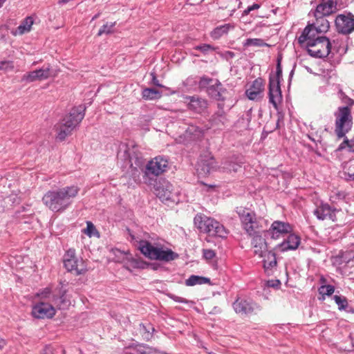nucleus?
Returning <instances> with one entry per match:
<instances>
[{
	"label": "nucleus",
	"instance_id": "1",
	"mask_svg": "<svg viewBox=\"0 0 354 354\" xmlns=\"http://www.w3.org/2000/svg\"><path fill=\"white\" fill-rule=\"evenodd\" d=\"M330 25L327 19H323L322 24L313 23L307 26L298 38V42L306 46L309 55L314 57L323 58L328 55L331 44L329 39L319 34L326 32Z\"/></svg>",
	"mask_w": 354,
	"mask_h": 354
},
{
	"label": "nucleus",
	"instance_id": "2",
	"mask_svg": "<svg viewBox=\"0 0 354 354\" xmlns=\"http://www.w3.org/2000/svg\"><path fill=\"white\" fill-rule=\"evenodd\" d=\"M79 191L80 188L75 185L50 190L44 195L42 201L53 212H63L71 204Z\"/></svg>",
	"mask_w": 354,
	"mask_h": 354
},
{
	"label": "nucleus",
	"instance_id": "3",
	"mask_svg": "<svg viewBox=\"0 0 354 354\" xmlns=\"http://www.w3.org/2000/svg\"><path fill=\"white\" fill-rule=\"evenodd\" d=\"M84 117L82 108H75L66 115L60 122L55 125L57 139L63 141L70 136L72 131L78 126Z\"/></svg>",
	"mask_w": 354,
	"mask_h": 354
},
{
	"label": "nucleus",
	"instance_id": "4",
	"mask_svg": "<svg viewBox=\"0 0 354 354\" xmlns=\"http://www.w3.org/2000/svg\"><path fill=\"white\" fill-rule=\"evenodd\" d=\"M138 248L146 257L151 260L169 262L178 257V254L171 249L155 246L147 241H140Z\"/></svg>",
	"mask_w": 354,
	"mask_h": 354
},
{
	"label": "nucleus",
	"instance_id": "5",
	"mask_svg": "<svg viewBox=\"0 0 354 354\" xmlns=\"http://www.w3.org/2000/svg\"><path fill=\"white\" fill-rule=\"evenodd\" d=\"M194 225L201 232L206 233L211 236L224 238L227 232L223 225L212 218L203 214H197L194 217Z\"/></svg>",
	"mask_w": 354,
	"mask_h": 354
},
{
	"label": "nucleus",
	"instance_id": "6",
	"mask_svg": "<svg viewBox=\"0 0 354 354\" xmlns=\"http://www.w3.org/2000/svg\"><path fill=\"white\" fill-rule=\"evenodd\" d=\"M335 116L336 118L335 131L338 138H342L352 128L353 118L351 108L348 106L339 107Z\"/></svg>",
	"mask_w": 354,
	"mask_h": 354
},
{
	"label": "nucleus",
	"instance_id": "7",
	"mask_svg": "<svg viewBox=\"0 0 354 354\" xmlns=\"http://www.w3.org/2000/svg\"><path fill=\"white\" fill-rule=\"evenodd\" d=\"M281 75L282 71L280 64H278L276 74L270 76L268 92L269 102L276 109H277L278 104L282 101V94L279 85Z\"/></svg>",
	"mask_w": 354,
	"mask_h": 354
},
{
	"label": "nucleus",
	"instance_id": "8",
	"mask_svg": "<svg viewBox=\"0 0 354 354\" xmlns=\"http://www.w3.org/2000/svg\"><path fill=\"white\" fill-rule=\"evenodd\" d=\"M64 264L68 271L73 272L76 275L84 274L87 271L85 262L82 259H78L75 255L74 249L66 251L64 257Z\"/></svg>",
	"mask_w": 354,
	"mask_h": 354
},
{
	"label": "nucleus",
	"instance_id": "9",
	"mask_svg": "<svg viewBox=\"0 0 354 354\" xmlns=\"http://www.w3.org/2000/svg\"><path fill=\"white\" fill-rule=\"evenodd\" d=\"M155 194L162 201L178 202V191L174 189L173 185L165 179L160 180L156 185Z\"/></svg>",
	"mask_w": 354,
	"mask_h": 354
},
{
	"label": "nucleus",
	"instance_id": "10",
	"mask_svg": "<svg viewBox=\"0 0 354 354\" xmlns=\"http://www.w3.org/2000/svg\"><path fill=\"white\" fill-rule=\"evenodd\" d=\"M317 6L314 12L316 22L322 24V21L326 19L324 17L329 16L337 10V0H316Z\"/></svg>",
	"mask_w": 354,
	"mask_h": 354
},
{
	"label": "nucleus",
	"instance_id": "11",
	"mask_svg": "<svg viewBox=\"0 0 354 354\" xmlns=\"http://www.w3.org/2000/svg\"><path fill=\"white\" fill-rule=\"evenodd\" d=\"M236 213L241 219L242 226L245 232L250 236L254 235L257 232L256 230L259 226L256 214L241 207L236 208Z\"/></svg>",
	"mask_w": 354,
	"mask_h": 354
},
{
	"label": "nucleus",
	"instance_id": "12",
	"mask_svg": "<svg viewBox=\"0 0 354 354\" xmlns=\"http://www.w3.org/2000/svg\"><path fill=\"white\" fill-rule=\"evenodd\" d=\"M56 308L52 303L39 301L32 306V315L37 319H50L55 315Z\"/></svg>",
	"mask_w": 354,
	"mask_h": 354
},
{
	"label": "nucleus",
	"instance_id": "13",
	"mask_svg": "<svg viewBox=\"0 0 354 354\" xmlns=\"http://www.w3.org/2000/svg\"><path fill=\"white\" fill-rule=\"evenodd\" d=\"M168 164L167 158L162 156H156L147 164L145 174L147 176H158L167 171Z\"/></svg>",
	"mask_w": 354,
	"mask_h": 354
},
{
	"label": "nucleus",
	"instance_id": "14",
	"mask_svg": "<svg viewBox=\"0 0 354 354\" xmlns=\"http://www.w3.org/2000/svg\"><path fill=\"white\" fill-rule=\"evenodd\" d=\"M37 296L39 298L40 301L52 303L59 309L64 308L69 304V301L66 300L64 294L60 297H57L52 293L49 288H44L37 293Z\"/></svg>",
	"mask_w": 354,
	"mask_h": 354
},
{
	"label": "nucleus",
	"instance_id": "15",
	"mask_svg": "<svg viewBox=\"0 0 354 354\" xmlns=\"http://www.w3.org/2000/svg\"><path fill=\"white\" fill-rule=\"evenodd\" d=\"M335 26L339 32L346 35L354 30V17L351 13L341 14L335 19Z\"/></svg>",
	"mask_w": 354,
	"mask_h": 354
},
{
	"label": "nucleus",
	"instance_id": "16",
	"mask_svg": "<svg viewBox=\"0 0 354 354\" xmlns=\"http://www.w3.org/2000/svg\"><path fill=\"white\" fill-rule=\"evenodd\" d=\"M51 76V70L49 66L42 67L41 68L35 70L24 74L21 80L26 82H32L35 81H43L47 80Z\"/></svg>",
	"mask_w": 354,
	"mask_h": 354
},
{
	"label": "nucleus",
	"instance_id": "17",
	"mask_svg": "<svg viewBox=\"0 0 354 354\" xmlns=\"http://www.w3.org/2000/svg\"><path fill=\"white\" fill-rule=\"evenodd\" d=\"M339 211L332 209L329 205L326 203H321L314 210V214L318 219L324 220L328 218L333 221L337 220L336 214Z\"/></svg>",
	"mask_w": 354,
	"mask_h": 354
},
{
	"label": "nucleus",
	"instance_id": "18",
	"mask_svg": "<svg viewBox=\"0 0 354 354\" xmlns=\"http://www.w3.org/2000/svg\"><path fill=\"white\" fill-rule=\"evenodd\" d=\"M185 100L189 109L195 113H202L205 112L208 107L207 101L198 96H187L185 97Z\"/></svg>",
	"mask_w": 354,
	"mask_h": 354
},
{
	"label": "nucleus",
	"instance_id": "19",
	"mask_svg": "<svg viewBox=\"0 0 354 354\" xmlns=\"http://www.w3.org/2000/svg\"><path fill=\"white\" fill-rule=\"evenodd\" d=\"M264 91V82L261 78L254 80L247 88L245 95L250 100H257L261 97Z\"/></svg>",
	"mask_w": 354,
	"mask_h": 354
},
{
	"label": "nucleus",
	"instance_id": "20",
	"mask_svg": "<svg viewBox=\"0 0 354 354\" xmlns=\"http://www.w3.org/2000/svg\"><path fill=\"white\" fill-rule=\"evenodd\" d=\"M233 308L237 313L248 315L253 313L259 307L252 301L243 299H237L233 304Z\"/></svg>",
	"mask_w": 354,
	"mask_h": 354
},
{
	"label": "nucleus",
	"instance_id": "21",
	"mask_svg": "<svg viewBox=\"0 0 354 354\" xmlns=\"http://www.w3.org/2000/svg\"><path fill=\"white\" fill-rule=\"evenodd\" d=\"M115 256L118 257L117 261L124 263L126 268L129 270L141 267L142 262L134 259L129 253H124L122 251L117 250L115 252Z\"/></svg>",
	"mask_w": 354,
	"mask_h": 354
},
{
	"label": "nucleus",
	"instance_id": "22",
	"mask_svg": "<svg viewBox=\"0 0 354 354\" xmlns=\"http://www.w3.org/2000/svg\"><path fill=\"white\" fill-rule=\"evenodd\" d=\"M292 231V227L288 223L276 221L272 223L269 232L273 239H278Z\"/></svg>",
	"mask_w": 354,
	"mask_h": 354
},
{
	"label": "nucleus",
	"instance_id": "23",
	"mask_svg": "<svg viewBox=\"0 0 354 354\" xmlns=\"http://www.w3.org/2000/svg\"><path fill=\"white\" fill-rule=\"evenodd\" d=\"M216 162L214 158L209 155L201 157L198 162L197 171L200 174L207 175L216 169Z\"/></svg>",
	"mask_w": 354,
	"mask_h": 354
},
{
	"label": "nucleus",
	"instance_id": "24",
	"mask_svg": "<svg viewBox=\"0 0 354 354\" xmlns=\"http://www.w3.org/2000/svg\"><path fill=\"white\" fill-rule=\"evenodd\" d=\"M300 244V238L299 236L291 234L281 243L277 245L276 249L281 252L296 250Z\"/></svg>",
	"mask_w": 354,
	"mask_h": 354
},
{
	"label": "nucleus",
	"instance_id": "25",
	"mask_svg": "<svg viewBox=\"0 0 354 354\" xmlns=\"http://www.w3.org/2000/svg\"><path fill=\"white\" fill-rule=\"evenodd\" d=\"M252 244L253 245L254 254L263 257V254L268 252L267 244L265 239L257 232H255L254 235H252Z\"/></svg>",
	"mask_w": 354,
	"mask_h": 354
},
{
	"label": "nucleus",
	"instance_id": "26",
	"mask_svg": "<svg viewBox=\"0 0 354 354\" xmlns=\"http://www.w3.org/2000/svg\"><path fill=\"white\" fill-rule=\"evenodd\" d=\"M226 89L224 88L218 81L208 88V93L212 97L218 101L225 99Z\"/></svg>",
	"mask_w": 354,
	"mask_h": 354
},
{
	"label": "nucleus",
	"instance_id": "27",
	"mask_svg": "<svg viewBox=\"0 0 354 354\" xmlns=\"http://www.w3.org/2000/svg\"><path fill=\"white\" fill-rule=\"evenodd\" d=\"M263 268L265 271L270 274L277 267V259L275 254L271 251H268L263 257Z\"/></svg>",
	"mask_w": 354,
	"mask_h": 354
},
{
	"label": "nucleus",
	"instance_id": "28",
	"mask_svg": "<svg viewBox=\"0 0 354 354\" xmlns=\"http://www.w3.org/2000/svg\"><path fill=\"white\" fill-rule=\"evenodd\" d=\"M204 131L202 129L195 125H189L183 134L185 139L183 142L196 140L202 137Z\"/></svg>",
	"mask_w": 354,
	"mask_h": 354
},
{
	"label": "nucleus",
	"instance_id": "29",
	"mask_svg": "<svg viewBox=\"0 0 354 354\" xmlns=\"http://www.w3.org/2000/svg\"><path fill=\"white\" fill-rule=\"evenodd\" d=\"M33 24V19L31 17H27L25 19H24L21 21V24L17 27V28L12 32L14 35H24L30 31Z\"/></svg>",
	"mask_w": 354,
	"mask_h": 354
},
{
	"label": "nucleus",
	"instance_id": "30",
	"mask_svg": "<svg viewBox=\"0 0 354 354\" xmlns=\"http://www.w3.org/2000/svg\"><path fill=\"white\" fill-rule=\"evenodd\" d=\"M234 28V26L230 24H225L215 28L210 33V36L214 39H218L222 36L228 33V32Z\"/></svg>",
	"mask_w": 354,
	"mask_h": 354
},
{
	"label": "nucleus",
	"instance_id": "31",
	"mask_svg": "<svg viewBox=\"0 0 354 354\" xmlns=\"http://www.w3.org/2000/svg\"><path fill=\"white\" fill-rule=\"evenodd\" d=\"M340 176L346 180L354 179V165L351 160L344 163L342 171L340 172Z\"/></svg>",
	"mask_w": 354,
	"mask_h": 354
},
{
	"label": "nucleus",
	"instance_id": "32",
	"mask_svg": "<svg viewBox=\"0 0 354 354\" xmlns=\"http://www.w3.org/2000/svg\"><path fill=\"white\" fill-rule=\"evenodd\" d=\"M219 111L212 117V122L217 126L225 125L227 121L225 111L223 110V104H218Z\"/></svg>",
	"mask_w": 354,
	"mask_h": 354
},
{
	"label": "nucleus",
	"instance_id": "33",
	"mask_svg": "<svg viewBox=\"0 0 354 354\" xmlns=\"http://www.w3.org/2000/svg\"><path fill=\"white\" fill-rule=\"evenodd\" d=\"M209 282V279L208 278L192 275L185 281V284L188 286H192L196 284H204Z\"/></svg>",
	"mask_w": 354,
	"mask_h": 354
},
{
	"label": "nucleus",
	"instance_id": "34",
	"mask_svg": "<svg viewBox=\"0 0 354 354\" xmlns=\"http://www.w3.org/2000/svg\"><path fill=\"white\" fill-rule=\"evenodd\" d=\"M138 349L137 351L140 352V354H165L164 352L147 344H140V347Z\"/></svg>",
	"mask_w": 354,
	"mask_h": 354
},
{
	"label": "nucleus",
	"instance_id": "35",
	"mask_svg": "<svg viewBox=\"0 0 354 354\" xmlns=\"http://www.w3.org/2000/svg\"><path fill=\"white\" fill-rule=\"evenodd\" d=\"M161 96L160 92L154 88H145L142 91V97L145 100H153Z\"/></svg>",
	"mask_w": 354,
	"mask_h": 354
},
{
	"label": "nucleus",
	"instance_id": "36",
	"mask_svg": "<svg viewBox=\"0 0 354 354\" xmlns=\"http://www.w3.org/2000/svg\"><path fill=\"white\" fill-rule=\"evenodd\" d=\"M244 47L249 46H268V44L263 41L261 39L254 38L247 39L243 43Z\"/></svg>",
	"mask_w": 354,
	"mask_h": 354
},
{
	"label": "nucleus",
	"instance_id": "37",
	"mask_svg": "<svg viewBox=\"0 0 354 354\" xmlns=\"http://www.w3.org/2000/svg\"><path fill=\"white\" fill-rule=\"evenodd\" d=\"M335 291V288L331 285H323L319 288V293L322 295V299H325V296H330Z\"/></svg>",
	"mask_w": 354,
	"mask_h": 354
},
{
	"label": "nucleus",
	"instance_id": "38",
	"mask_svg": "<svg viewBox=\"0 0 354 354\" xmlns=\"http://www.w3.org/2000/svg\"><path fill=\"white\" fill-rule=\"evenodd\" d=\"M218 47H214L210 44H203L201 45L196 46L194 49L200 50L203 54L206 55L211 50H215Z\"/></svg>",
	"mask_w": 354,
	"mask_h": 354
},
{
	"label": "nucleus",
	"instance_id": "39",
	"mask_svg": "<svg viewBox=\"0 0 354 354\" xmlns=\"http://www.w3.org/2000/svg\"><path fill=\"white\" fill-rule=\"evenodd\" d=\"M15 68L13 61L11 60H3L0 61V70L5 72L12 71Z\"/></svg>",
	"mask_w": 354,
	"mask_h": 354
},
{
	"label": "nucleus",
	"instance_id": "40",
	"mask_svg": "<svg viewBox=\"0 0 354 354\" xmlns=\"http://www.w3.org/2000/svg\"><path fill=\"white\" fill-rule=\"evenodd\" d=\"M115 22L114 23H106L103 25L99 30L97 36H101L103 34H110L113 32V28L114 27Z\"/></svg>",
	"mask_w": 354,
	"mask_h": 354
},
{
	"label": "nucleus",
	"instance_id": "41",
	"mask_svg": "<svg viewBox=\"0 0 354 354\" xmlns=\"http://www.w3.org/2000/svg\"><path fill=\"white\" fill-rule=\"evenodd\" d=\"M140 333L142 334V336L145 340L149 341L151 337L152 333L150 332V330H154V328L152 327H150L149 328H147V327L143 324H140Z\"/></svg>",
	"mask_w": 354,
	"mask_h": 354
},
{
	"label": "nucleus",
	"instance_id": "42",
	"mask_svg": "<svg viewBox=\"0 0 354 354\" xmlns=\"http://www.w3.org/2000/svg\"><path fill=\"white\" fill-rule=\"evenodd\" d=\"M333 299L335 300V303L337 304L339 310L345 309L346 307L347 306V301L344 297L335 295L333 297Z\"/></svg>",
	"mask_w": 354,
	"mask_h": 354
},
{
	"label": "nucleus",
	"instance_id": "43",
	"mask_svg": "<svg viewBox=\"0 0 354 354\" xmlns=\"http://www.w3.org/2000/svg\"><path fill=\"white\" fill-rule=\"evenodd\" d=\"M86 225H87L86 228L83 230V232L84 234H86L89 237H91L97 233V232L96 231L95 227L91 221H88L86 223Z\"/></svg>",
	"mask_w": 354,
	"mask_h": 354
},
{
	"label": "nucleus",
	"instance_id": "44",
	"mask_svg": "<svg viewBox=\"0 0 354 354\" xmlns=\"http://www.w3.org/2000/svg\"><path fill=\"white\" fill-rule=\"evenodd\" d=\"M140 347V344L131 345L128 347H126L123 351V354H140V352H138V348Z\"/></svg>",
	"mask_w": 354,
	"mask_h": 354
},
{
	"label": "nucleus",
	"instance_id": "45",
	"mask_svg": "<svg viewBox=\"0 0 354 354\" xmlns=\"http://www.w3.org/2000/svg\"><path fill=\"white\" fill-rule=\"evenodd\" d=\"M203 253L204 258L207 260H211L215 257V252L212 250L205 249Z\"/></svg>",
	"mask_w": 354,
	"mask_h": 354
},
{
	"label": "nucleus",
	"instance_id": "46",
	"mask_svg": "<svg viewBox=\"0 0 354 354\" xmlns=\"http://www.w3.org/2000/svg\"><path fill=\"white\" fill-rule=\"evenodd\" d=\"M239 166L236 164L230 163L229 167L228 166H223V169L227 170V171H236L238 169V167Z\"/></svg>",
	"mask_w": 354,
	"mask_h": 354
},
{
	"label": "nucleus",
	"instance_id": "47",
	"mask_svg": "<svg viewBox=\"0 0 354 354\" xmlns=\"http://www.w3.org/2000/svg\"><path fill=\"white\" fill-rule=\"evenodd\" d=\"M346 147H349V151H351L352 145H350V141L348 139H345L344 142L339 145V149L342 150L346 148Z\"/></svg>",
	"mask_w": 354,
	"mask_h": 354
},
{
	"label": "nucleus",
	"instance_id": "48",
	"mask_svg": "<svg viewBox=\"0 0 354 354\" xmlns=\"http://www.w3.org/2000/svg\"><path fill=\"white\" fill-rule=\"evenodd\" d=\"M259 5L257 3H254L251 6L248 7L246 10H244V15H248L252 10L259 8Z\"/></svg>",
	"mask_w": 354,
	"mask_h": 354
},
{
	"label": "nucleus",
	"instance_id": "49",
	"mask_svg": "<svg viewBox=\"0 0 354 354\" xmlns=\"http://www.w3.org/2000/svg\"><path fill=\"white\" fill-rule=\"evenodd\" d=\"M170 297L177 301V302H180V303H187V300H186L185 299L183 298V297H178V296H176V295H171Z\"/></svg>",
	"mask_w": 354,
	"mask_h": 354
},
{
	"label": "nucleus",
	"instance_id": "50",
	"mask_svg": "<svg viewBox=\"0 0 354 354\" xmlns=\"http://www.w3.org/2000/svg\"><path fill=\"white\" fill-rule=\"evenodd\" d=\"M212 80L209 78H207V77H203L201 78V81H200V84L201 86H206V85H208L209 84V83L212 82Z\"/></svg>",
	"mask_w": 354,
	"mask_h": 354
},
{
	"label": "nucleus",
	"instance_id": "51",
	"mask_svg": "<svg viewBox=\"0 0 354 354\" xmlns=\"http://www.w3.org/2000/svg\"><path fill=\"white\" fill-rule=\"evenodd\" d=\"M151 75L152 76V82H153V84H155L156 86H159V87H162V86L159 83V81L156 78L155 74L153 73H151Z\"/></svg>",
	"mask_w": 354,
	"mask_h": 354
},
{
	"label": "nucleus",
	"instance_id": "52",
	"mask_svg": "<svg viewBox=\"0 0 354 354\" xmlns=\"http://www.w3.org/2000/svg\"><path fill=\"white\" fill-rule=\"evenodd\" d=\"M204 0H189V4L190 5H192V4H199L201 3H202Z\"/></svg>",
	"mask_w": 354,
	"mask_h": 354
},
{
	"label": "nucleus",
	"instance_id": "53",
	"mask_svg": "<svg viewBox=\"0 0 354 354\" xmlns=\"http://www.w3.org/2000/svg\"><path fill=\"white\" fill-rule=\"evenodd\" d=\"M6 341L0 337V351L5 346Z\"/></svg>",
	"mask_w": 354,
	"mask_h": 354
},
{
	"label": "nucleus",
	"instance_id": "54",
	"mask_svg": "<svg viewBox=\"0 0 354 354\" xmlns=\"http://www.w3.org/2000/svg\"><path fill=\"white\" fill-rule=\"evenodd\" d=\"M348 100L350 102V105L353 104V100L351 99H348Z\"/></svg>",
	"mask_w": 354,
	"mask_h": 354
},
{
	"label": "nucleus",
	"instance_id": "55",
	"mask_svg": "<svg viewBox=\"0 0 354 354\" xmlns=\"http://www.w3.org/2000/svg\"><path fill=\"white\" fill-rule=\"evenodd\" d=\"M3 2H4V0L2 1H0V8L3 6Z\"/></svg>",
	"mask_w": 354,
	"mask_h": 354
}]
</instances>
